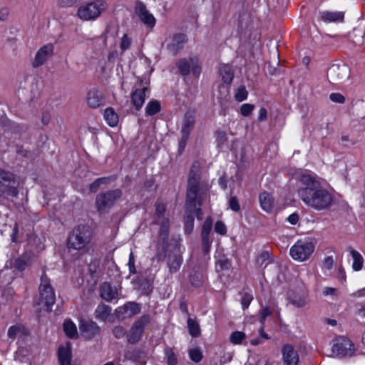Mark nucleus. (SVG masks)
I'll return each mask as SVG.
<instances>
[{"instance_id":"5","label":"nucleus","mask_w":365,"mask_h":365,"mask_svg":"<svg viewBox=\"0 0 365 365\" xmlns=\"http://www.w3.org/2000/svg\"><path fill=\"white\" fill-rule=\"evenodd\" d=\"M196 123V111L187 110L183 115L180 129V139L178 143V153L182 154L187 145L190 136Z\"/></svg>"},{"instance_id":"30","label":"nucleus","mask_w":365,"mask_h":365,"mask_svg":"<svg viewBox=\"0 0 365 365\" xmlns=\"http://www.w3.org/2000/svg\"><path fill=\"white\" fill-rule=\"evenodd\" d=\"M219 72L223 82L226 84H231L234 78V72L232 66L228 64H224L220 67Z\"/></svg>"},{"instance_id":"13","label":"nucleus","mask_w":365,"mask_h":365,"mask_svg":"<svg viewBox=\"0 0 365 365\" xmlns=\"http://www.w3.org/2000/svg\"><path fill=\"white\" fill-rule=\"evenodd\" d=\"M178 68L180 74L183 76H187L190 74L192 69V74L195 77H198L201 73V67L199 64L197 57H190L189 60L181 58L178 62Z\"/></svg>"},{"instance_id":"6","label":"nucleus","mask_w":365,"mask_h":365,"mask_svg":"<svg viewBox=\"0 0 365 365\" xmlns=\"http://www.w3.org/2000/svg\"><path fill=\"white\" fill-rule=\"evenodd\" d=\"M108 8L104 0H95L81 6L77 10L78 17L83 21H94Z\"/></svg>"},{"instance_id":"60","label":"nucleus","mask_w":365,"mask_h":365,"mask_svg":"<svg viewBox=\"0 0 365 365\" xmlns=\"http://www.w3.org/2000/svg\"><path fill=\"white\" fill-rule=\"evenodd\" d=\"M129 271L130 274H135L136 269L135 266V257L133 253L131 252L129 255V259L128 263Z\"/></svg>"},{"instance_id":"62","label":"nucleus","mask_w":365,"mask_h":365,"mask_svg":"<svg viewBox=\"0 0 365 365\" xmlns=\"http://www.w3.org/2000/svg\"><path fill=\"white\" fill-rule=\"evenodd\" d=\"M324 267L328 269H331L334 266V259L332 256L327 257L323 261Z\"/></svg>"},{"instance_id":"16","label":"nucleus","mask_w":365,"mask_h":365,"mask_svg":"<svg viewBox=\"0 0 365 365\" xmlns=\"http://www.w3.org/2000/svg\"><path fill=\"white\" fill-rule=\"evenodd\" d=\"M141 304L135 302H127L123 306L118 307L115 309V314L118 318L122 319L130 318L141 312Z\"/></svg>"},{"instance_id":"9","label":"nucleus","mask_w":365,"mask_h":365,"mask_svg":"<svg viewBox=\"0 0 365 365\" xmlns=\"http://www.w3.org/2000/svg\"><path fill=\"white\" fill-rule=\"evenodd\" d=\"M158 235L161 242L157 244L155 257L158 262L163 261L166 258V252L168 248V237L170 232V220L163 218L160 221Z\"/></svg>"},{"instance_id":"46","label":"nucleus","mask_w":365,"mask_h":365,"mask_svg":"<svg viewBox=\"0 0 365 365\" xmlns=\"http://www.w3.org/2000/svg\"><path fill=\"white\" fill-rule=\"evenodd\" d=\"M215 136L218 148L222 147L227 141V134L222 130H217L215 133Z\"/></svg>"},{"instance_id":"48","label":"nucleus","mask_w":365,"mask_h":365,"mask_svg":"<svg viewBox=\"0 0 365 365\" xmlns=\"http://www.w3.org/2000/svg\"><path fill=\"white\" fill-rule=\"evenodd\" d=\"M23 327L20 324L13 325L8 329L7 335L10 339H15L16 336L22 331Z\"/></svg>"},{"instance_id":"8","label":"nucleus","mask_w":365,"mask_h":365,"mask_svg":"<svg viewBox=\"0 0 365 365\" xmlns=\"http://www.w3.org/2000/svg\"><path fill=\"white\" fill-rule=\"evenodd\" d=\"M0 192L5 197H16L19 194L16 175L0 168Z\"/></svg>"},{"instance_id":"51","label":"nucleus","mask_w":365,"mask_h":365,"mask_svg":"<svg viewBox=\"0 0 365 365\" xmlns=\"http://www.w3.org/2000/svg\"><path fill=\"white\" fill-rule=\"evenodd\" d=\"M216 264L220 267L221 271L227 270L231 267V262L226 257H222L217 261Z\"/></svg>"},{"instance_id":"56","label":"nucleus","mask_w":365,"mask_h":365,"mask_svg":"<svg viewBox=\"0 0 365 365\" xmlns=\"http://www.w3.org/2000/svg\"><path fill=\"white\" fill-rule=\"evenodd\" d=\"M229 207L234 212L240 210V205L236 196H232L229 199Z\"/></svg>"},{"instance_id":"36","label":"nucleus","mask_w":365,"mask_h":365,"mask_svg":"<svg viewBox=\"0 0 365 365\" xmlns=\"http://www.w3.org/2000/svg\"><path fill=\"white\" fill-rule=\"evenodd\" d=\"M161 110V106L158 101L151 100L145 106V114L147 115H154Z\"/></svg>"},{"instance_id":"29","label":"nucleus","mask_w":365,"mask_h":365,"mask_svg":"<svg viewBox=\"0 0 365 365\" xmlns=\"http://www.w3.org/2000/svg\"><path fill=\"white\" fill-rule=\"evenodd\" d=\"M111 310V307L109 305L101 303L95 310V317L100 321L106 322L110 314Z\"/></svg>"},{"instance_id":"28","label":"nucleus","mask_w":365,"mask_h":365,"mask_svg":"<svg viewBox=\"0 0 365 365\" xmlns=\"http://www.w3.org/2000/svg\"><path fill=\"white\" fill-rule=\"evenodd\" d=\"M328 75L334 81H340L345 78L347 76V68L343 66H333L328 71Z\"/></svg>"},{"instance_id":"63","label":"nucleus","mask_w":365,"mask_h":365,"mask_svg":"<svg viewBox=\"0 0 365 365\" xmlns=\"http://www.w3.org/2000/svg\"><path fill=\"white\" fill-rule=\"evenodd\" d=\"M16 153L22 158H26L29 154V151L24 149L22 145H16Z\"/></svg>"},{"instance_id":"1","label":"nucleus","mask_w":365,"mask_h":365,"mask_svg":"<svg viewBox=\"0 0 365 365\" xmlns=\"http://www.w3.org/2000/svg\"><path fill=\"white\" fill-rule=\"evenodd\" d=\"M297 195L309 207L322 211L328 210L333 204V195L324 187L319 177L314 173H302L299 178Z\"/></svg>"},{"instance_id":"49","label":"nucleus","mask_w":365,"mask_h":365,"mask_svg":"<svg viewBox=\"0 0 365 365\" xmlns=\"http://www.w3.org/2000/svg\"><path fill=\"white\" fill-rule=\"evenodd\" d=\"M132 43V39L130 38L128 34H124L121 38L120 48L122 52L125 51L128 48H130Z\"/></svg>"},{"instance_id":"33","label":"nucleus","mask_w":365,"mask_h":365,"mask_svg":"<svg viewBox=\"0 0 365 365\" xmlns=\"http://www.w3.org/2000/svg\"><path fill=\"white\" fill-rule=\"evenodd\" d=\"M151 317L149 314H144L140 317L133 324L135 329H139L144 333L145 327L150 324Z\"/></svg>"},{"instance_id":"18","label":"nucleus","mask_w":365,"mask_h":365,"mask_svg":"<svg viewBox=\"0 0 365 365\" xmlns=\"http://www.w3.org/2000/svg\"><path fill=\"white\" fill-rule=\"evenodd\" d=\"M79 330L85 339H91L99 334L100 327L92 320L81 319L79 322Z\"/></svg>"},{"instance_id":"37","label":"nucleus","mask_w":365,"mask_h":365,"mask_svg":"<svg viewBox=\"0 0 365 365\" xmlns=\"http://www.w3.org/2000/svg\"><path fill=\"white\" fill-rule=\"evenodd\" d=\"M191 284L195 287H200L203 284V274L200 270L194 269L189 277Z\"/></svg>"},{"instance_id":"17","label":"nucleus","mask_w":365,"mask_h":365,"mask_svg":"<svg viewBox=\"0 0 365 365\" xmlns=\"http://www.w3.org/2000/svg\"><path fill=\"white\" fill-rule=\"evenodd\" d=\"M54 53V46L52 43H47L41 46L36 52L32 62L34 68H38L43 65Z\"/></svg>"},{"instance_id":"22","label":"nucleus","mask_w":365,"mask_h":365,"mask_svg":"<svg viewBox=\"0 0 365 365\" xmlns=\"http://www.w3.org/2000/svg\"><path fill=\"white\" fill-rule=\"evenodd\" d=\"M100 296L106 302L117 299L118 292L116 287H112L110 282H103L100 287Z\"/></svg>"},{"instance_id":"25","label":"nucleus","mask_w":365,"mask_h":365,"mask_svg":"<svg viewBox=\"0 0 365 365\" xmlns=\"http://www.w3.org/2000/svg\"><path fill=\"white\" fill-rule=\"evenodd\" d=\"M71 349L70 346H60L58 349V359L60 365H71Z\"/></svg>"},{"instance_id":"11","label":"nucleus","mask_w":365,"mask_h":365,"mask_svg":"<svg viewBox=\"0 0 365 365\" xmlns=\"http://www.w3.org/2000/svg\"><path fill=\"white\" fill-rule=\"evenodd\" d=\"M331 351L333 354L340 358L350 357L354 354V345L350 339L341 336L336 339Z\"/></svg>"},{"instance_id":"10","label":"nucleus","mask_w":365,"mask_h":365,"mask_svg":"<svg viewBox=\"0 0 365 365\" xmlns=\"http://www.w3.org/2000/svg\"><path fill=\"white\" fill-rule=\"evenodd\" d=\"M314 249V244L311 241L299 240L291 247L289 255L293 259L304 262L309 258Z\"/></svg>"},{"instance_id":"34","label":"nucleus","mask_w":365,"mask_h":365,"mask_svg":"<svg viewBox=\"0 0 365 365\" xmlns=\"http://www.w3.org/2000/svg\"><path fill=\"white\" fill-rule=\"evenodd\" d=\"M63 331L70 339L76 337L78 334L76 326L71 319H66L63 322Z\"/></svg>"},{"instance_id":"19","label":"nucleus","mask_w":365,"mask_h":365,"mask_svg":"<svg viewBox=\"0 0 365 365\" xmlns=\"http://www.w3.org/2000/svg\"><path fill=\"white\" fill-rule=\"evenodd\" d=\"M282 356L283 365H298L299 354L292 344H287L282 346Z\"/></svg>"},{"instance_id":"52","label":"nucleus","mask_w":365,"mask_h":365,"mask_svg":"<svg viewBox=\"0 0 365 365\" xmlns=\"http://www.w3.org/2000/svg\"><path fill=\"white\" fill-rule=\"evenodd\" d=\"M202 240V249L205 255H207L210 252L212 240L207 237H201Z\"/></svg>"},{"instance_id":"57","label":"nucleus","mask_w":365,"mask_h":365,"mask_svg":"<svg viewBox=\"0 0 365 365\" xmlns=\"http://www.w3.org/2000/svg\"><path fill=\"white\" fill-rule=\"evenodd\" d=\"M215 232L221 235H225L227 233V227L222 221H217L215 225Z\"/></svg>"},{"instance_id":"24","label":"nucleus","mask_w":365,"mask_h":365,"mask_svg":"<svg viewBox=\"0 0 365 365\" xmlns=\"http://www.w3.org/2000/svg\"><path fill=\"white\" fill-rule=\"evenodd\" d=\"M148 88L135 89L131 93V102L136 110H140L143 107L145 100V91Z\"/></svg>"},{"instance_id":"50","label":"nucleus","mask_w":365,"mask_h":365,"mask_svg":"<svg viewBox=\"0 0 365 365\" xmlns=\"http://www.w3.org/2000/svg\"><path fill=\"white\" fill-rule=\"evenodd\" d=\"M255 109V106L250 103H245L241 106L240 113L245 117L249 116Z\"/></svg>"},{"instance_id":"40","label":"nucleus","mask_w":365,"mask_h":365,"mask_svg":"<svg viewBox=\"0 0 365 365\" xmlns=\"http://www.w3.org/2000/svg\"><path fill=\"white\" fill-rule=\"evenodd\" d=\"M239 294L242 296L240 299L242 308L243 310H245L249 307L250 303L253 300V295L252 293L245 291L240 292Z\"/></svg>"},{"instance_id":"7","label":"nucleus","mask_w":365,"mask_h":365,"mask_svg":"<svg viewBox=\"0 0 365 365\" xmlns=\"http://www.w3.org/2000/svg\"><path fill=\"white\" fill-rule=\"evenodd\" d=\"M123 195L121 190L115 189L100 192L96 197V207L99 213H107Z\"/></svg>"},{"instance_id":"43","label":"nucleus","mask_w":365,"mask_h":365,"mask_svg":"<svg viewBox=\"0 0 365 365\" xmlns=\"http://www.w3.org/2000/svg\"><path fill=\"white\" fill-rule=\"evenodd\" d=\"M212 221L210 217H208L205 220L201 230V237H210V234L212 230Z\"/></svg>"},{"instance_id":"54","label":"nucleus","mask_w":365,"mask_h":365,"mask_svg":"<svg viewBox=\"0 0 365 365\" xmlns=\"http://www.w3.org/2000/svg\"><path fill=\"white\" fill-rule=\"evenodd\" d=\"M260 322L264 325L266 318L272 314V311L267 306L263 307L259 312Z\"/></svg>"},{"instance_id":"41","label":"nucleus","mask_w":365,"mask_h":365,"mask_svg":"<svg viewBox=\"0 0 365 365\" xmlns=\"http://www.w3.org/2000/svg\"><path fill=\"white\" fill-rule=\"evenodd\" d=\"M272 261L270 253L268 251H263L257 258V263L259 266H267Z\"/></svg>"},{"instance_id":"38","label":"nucleus","mask_w":365,"mask_h":365,"mask_svg":"<svg viewBox=\"0 0 365 365\" xmlns=\"http://www.w3.org/2000/svg\"><path fill=\"white\" fill-rule=\"evenodd\" d=\"M187 322L190 334L195 338L200 336V328L198 323L191 318H188Z\"/></svg>"},{"instance_id":"32","label":"nucleus","mask_w":365,"mask_h":365,"mask_svg":"<svg viewBox=\"0 0 365 365\" xmlns=\"http://www.w3.org/2000/svg\"><path fill=\"white\" fill-rule=\"evenodd\" d=\"M103 117H104L106 121L107 122V123L110 126L114 127V126L117 125V124L118 123L119 118H118V115L117 114V113L115 112L113 108H107L104 110Z\"/></svg>"},{"instance_id":"20","label":"nucleus","mask_w":365,"mask_h":365,"mask_svg":"<svg viewBox=\"0 0 365 365\" xmlns=\"http://www.w3.org/2000/svg\"><path fill=\"white\" fill-rule=\"evenodd\" d=\"M186 42L187 37L185 34L181 33L175 34L171 38L170 41L167 43L166 48L173 55H176L184 48Z\"/></svg>"},{"instance_id":"4","label":"nucleus","mask_w":365,"mask_h":365,"mask_svg":"<svg viewBox=\"0 0 365 365\" xmlns=\"http://www.w3.org/2000/svg\"><path fill=\"white\" fill-rule=\"evenodd\" d=\"M38 292L39 298L36 303L38 305L43 304L45 311L51 312L56 302V295L51 280L45 272H43L41 277Z\"/></svg>"},{"instance_id":"53","label":"nucleus","mask_w":365,"mask_h":365,"mask_svg":"<svg viewBox=\"0 0 365 365\" xmlns=\"http://www.w3.org/2000/svg\"><path fill=\"white\" fill-rule=\"evenodd\" d=\"M291 303L297 307H303L307 304V301L304 297L294 296L292 299Z\"/></svg>"},{"instance_id":"23","label":"nucleus","mask_w":365,"mask_h":365,"mask_svg":"<svg viewBox=\"0 0 365 365\" xmlns=\"http://www.w3.org/2000/svg\"><path fill=\"white\" fill-rule=\"evenodd\" d=\"M319 19L325 23L343 22L344 13L342 11H320L319 13Z\"/></svg>"},{"instance_id":"26","label":"nucleus","mask_w":365,"mask_h":365,"mask_svg":"<svg viewBox=\"0 0 365 365\" xmlns=\"http://www.w3.org/2000/svg\"><path fill=\"white\" fill-rule=\"evenodd\" d=\"M259 200L260 206L263 210L269 213L274 208V198L272 195L267 192H263L259 194Z\"/></svg>"},{"instance_id":"15","label":"nucleus","mask_w":365,"mask_h":365,"mask_svg":"<svg viewBox=\"0 0 365 365\" xmlns=\"http://www.w3.org/2000/svg\"><path fill=\"white\" fill-rule=\"evenodd\" d=\"M135 12L147 28L153 29L155 27L156 19L147 9L146 5L143 2L140 1L136 2Z\"/></svg>"},{"instance_id":"64","label":"nucleus","mask_w":365,"mask_h":365,"mask_svg":"<svg viewBox=\"0 0 365 365\" xmlns=\"http://www.w3.org/2000/svg\"><path fill=\"white\" fill-rule=\"evenodd\" d=\"M299 215L297 213V212H294L292 214H291L288 217H287V221L291 224V225H295L297 224V222H299Z\"/></svg>"},{"instance_id":"61","label":"nucleus","mask_w":365,"mask_h":365,"mask_svg":"<svg viewBox=\"0 0 365 365\" xmlns=\"http://www.w3.org/2000/svg\"><path fill=\"white\" fill-rule=\"evenodd\" d=\"M116 177L115 175H111L108 177H102L97 178L98 182H99L100 185H106L110 183L112 181L115 180Z\"/></svg>"},{"instance_id":"55","label":"nucleus","mask_w":365,"mask_h":365,"mask_svg":"<svg viewBox=\"0 0 365 365\" xmlns=\"http://www.w3.org/2000/svg\"><path fill=\"white\" fill-rule=\"evenodd\" d=\"M112 332L115 338L121 339L126 334V329L122 326H115Z\"/></svg>"},{"instance_id":"27","label":"nucleus","mask_w":365,"mask_h":365,"mask_svg":"<svg viewBox=\"0 0 365 365\" xmlns=\"http://www.w3.org/2000/svg\"><path fill=\"white\" fill-rule=\"evenodd\" d=\"M166 210V204L163 203L161 201H157L155 204V213L153 215V224L158 225L160 224V221H162L163 218H166L165 217Z\"/></svg>"},{"instance_id":"14","label":"nucleus","mask_w":365,"mask_h":365,"mask_svg":"<svg viewBox=\"0 0 365 365\" xmlns=\"http://www.w3.org/2000/svg\"><path fill=\"white\" fill-rule=\"evenodd\" d=\"M32 255L24 252L16 258L7 261L5 268L13 269L14 272H22L32 264Z\"/></svg>"},{"instance_id":"47","label":"nucleus","mask_w":365,"mask_h":365,"mask_svg":"<svg viewBox=\"0 0 365 365\" xmlns=\"http://www.w3.org/2000/svg\"><path fill=\"white\" fill-rule=\"evenodd\" d=\"M248 96V92L246 90V88L243 86H240L237 91V93L235 95V100L238 102H242L247 99Z\"/></svg>"},{"instance_id":"39","label":"nucleus","mask_w":365,"mask_h":365,"mask_svg":"<svg viewBox=\"0 0 365 365\" xmlns=\"http://www.w3.org/2000/svg\"><path fill=\"white\" fill-rule=\"evenodd\" d=\"M165 359L168 365H177L178 358L173 349L166 347L164 349Z\"/></svg>"},{"instance_id":"44","label":"nucleus","mask_w":365,"mask_h":365,"mask_svg":"<svg viewBox=\"0 0 365 365\" xmlns=\"http://www.w3.org/2000/svg\"><path fill=\"white\" fill-rule=\"evenodd\" d=\"M245 334L242 331H236L231 334L230 341L234 344H240L245 339Z\"/></svg>"},{"instance_id":"42","label":"nucleus","mask_w":365,"mask_h":365,"mask_svg":"<svg viewBox=\"0 0 365 365\" xmlns=\"http://www.w3.org/2000/svg\"><path fill=\"white\" fill-rule=\"evenodd\" d=\"M188 355L190 360L195 363H199L203 358L202 352L198 347L190 349L188 351Z\"/></svg>"},{"instance_id":"45","label":"nucleus","mask_w":365,"mask_h":365,"mask_svg":"<svg viewBox=\"0 0 365 365\" xmlns=\"http://www.w3.org/2000/svg\"><path fill=\"white\" fill-rule=\"evenodd\" d=\"M194 227V217L192 215H187L184 222V231L187 235L190 234Z\"/></svg>"},{"instance_id":"3","label":"nucleus","mask_w":365,"mask_h":365,"mask_svg":"<svg viewBox=\"0 0 365 365\" xmlns=\"http://www.w3.org/2000/svg\"><path fill=\"white\" fill-rule=\"evenodd\" d=\"M93 237L91 227L88 225H78L69 233L67 246L70 250H88Z\"/></svg>"},{"instance_id":"35","label":"nucleus","mask_w":365,"mask_h":365,"mask_svg":"<svg viewBox=\"0 0 365 365\" xmlns=\"http://www.w3.org/2000/svg\"><path fill=\"white\" fill-rule=\"evenodd\" d=\"M143 334V332L139 329H135V327L132 325L129 333L127 334V340L129 344H134L138 343Z\"/></svg>"},{"instance_id":"59","label":"nucleus","mask_w":365,"mask_h":365,"mask_svg":"<svg viewBox=\"0 0 365 365\" xmlns=\"http://www.w3.org/2000/svg\"><path fill=\"white\" fill-rule=\"evenodd\" d=\"M19 232V225L17 222H15L14 226L12 230V232L11 234V240L12 242H14V243L19 242V237H18Z\"/></svg>"},{"instance_id":"21","label":"nucleus","mask_w":365,"mask_h":365,"mask_svg":"<svg viewBox=\"0 0 365 365\" xmlns=\"http://www.w3.org/2000/svg\"><path fill=\"white\" fill-rule=\"evenodd\" d=\"M104 96L97 89H91L87 93V103L91 108H97L103 104Z\"/></svg>"},{"instance_id":"12","label":"nucleus","mask_w":365,"mask_h":365,"mask_svg":"<svg viewBox=\"0 0 365 365\" xmlns=\"http://www.w3.org/2000/svg\"><path fill=\"white\" fill-rule=\"evenodd\" d=\"M167 266L170 273H175L180 269L183 262L182 252L180 250V242L176 241L173 247V250L166 254Z\"/></svg>"},{"instance_id":"2","label":"nucleus","mask_w":365,"mask_h":365,"mask_svg":"<svg viewBox=\"0 0 365 365\" xmlns=\"http://www.w3.org/2000/svg\"><path fill=\"white\" fill-rule=\"evenodd\" d=\"M201 170L198 161H195L190 170L187 190L185 205L190 212H195L197 220L202 219V211L200 207L197 208V205L201 206L202 202L200 190L201 187Z\"/></svg>"},{"instance_id":"58","label":"nucleus","mask_w":365,"mask_h":365,"mask_svg":"<svg viewBox=\"0 0 365 365\" xmlns=\"http://www.w3.org/2000/svg\"><path fill=\"white\" fill-rule=\"evenodd\" d=\"M329 99L334 103H344L345 97L339 93H332L329 95Z\"/></svg>"},{"instance_id":"31","label":"nucleus","mask_w":365,"mask_h":365,"mask_svg":"<svg viewBox=\"0 0 365 365\" xmlns=\"http://www.w3.org/2000/svg\"><path fill=\"white\" fill-rule=\"evenodd\" d=\"M348 250L353 259L352 268L355 271H359L363 267L364 259L361 255L352 247H349Z\"/></svg>"}]
</instances>
